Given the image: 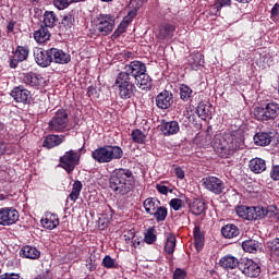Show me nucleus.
I'll list each match as a JSON object with an SVG mask.
<instances>
[{"instance_id": "nucleus-1", "label": "nucleus", "mask_w": 279, "mask_h": 279, "mask_svg": "<svg viewBox=\"0 0 279 279\" xmlns=\"http://www.w3.org/2000/svg\"><path fill=\"white\" fill-rule=\"evenodd\" d=\"M135 186L136 179L134 178V173L128 168L114 169L109 177L110 191L120 197L130 195Z\"/></svg>"}, {"instance_id": "nucleus-2", "label": "nucleus", "mask_w": 279, "mask_h": 279, "mask_svg": "<svg viewBox=\"0 0 279 279\" xmlns=\"http://www.w3.org/2000/svg\"><path fill=\"white\" fill-rule=\"evenodd\" d=\"M214 147L220 158H230V156H234L235 151L243 149V138L232 133H225L215 137Z\"/></svg>"}, {"instance_id": "nucleus-3", "label": "nucleus", "mask_w": 279, "mask_h": 279, "mask_svg": "<svg viewBox=\"0 0 279 279\" xmlns=\"http://www.w3.org/2000/svg\"><path fill=\"white\" fill-rule=\"evenodd\" d=\"M92 158L98 165H108L113 160L123 158V148L117 145H105L92 151Z\"/></svg>"}, {"instance_id": "nucleus-4", "label": "nucleus", "mask_w": 279, "mask_h": 279, "mask_svg": "<svg viewBox=\"0 0 279 279\" xmlns=\"http://www.w3.org/2000/svg\"><path fill=\"white\" fill-rule=\"evenodd\" d=\"M253 114L257 121L262 123H271V121H278L279 119V104L270 100L263 102L260 106L255 107Z\"/></svg>"}, {"instance_id": "nucleus-5", "label": "nucleus", "mask_w": 279, "mask_h": 279, "mask_svg": "<svg viewBox=\"0 0 279 279\" xmlns=\"http://www.w3.org/2000/svg\"><path fill=\"white\" fill-rule=\"evenodd\" d=\"M117 19L114 14L99 13L92 21L93 27H95V36H110L112 29L117 25Z\"/></svg>"}, {"instance_id": "nucleus-6", "label": "nucleus", "mask_w": 279, "mask_h": 279, "mask_svg": "<svg viewBox=\"0 0 279 279\" xmlns=\"http://www.w3.org/2000/svg\"><path fill=\"white\" fill-rule=\"evenodd\" d=\"M114 86L118 88V95L120 99H132L136 95V84L135 82L123 74L119 73Z\"/></svg>"}, {"instance_id": "nucleus-7", "label": "nucleus", "mask_w": 279, "mask_h": 279, "mask_svg": "<svg viewBox=\"0 0 279 279\" xmlns=\"http://www.w3.org/2000/svg\"><path fill=\"white\" fill-rule=\"evenodd\" d=\"M66 128H69V111L64 108L58 109L48 122V130L49 132L62 134Z\"/></svg>"}, {"instance_id": "nucleus-8", "label": "nucleus", "mask_w": 279, "mask_h": 279, "mask_svg": "<svg viewBox=\"0 0 279 279\" xmlns=\"http://www.w3.org/2000/svg\"><path fill=\"white\" fill-rule=\"evenodd\" d=\"M81 158H82V153H77L73 149H70L59 158V162H60L59 167H61V169H64L66 173L71 174L73 173V171H75V168L77 167V165H80Z\"/></svg>"}, {"instance_id": "nucleus-9", "label": "nucleus", "mask_w": 279, "mask_h": 279, "mask_svg": "<svg viewBox=\"0 0 279 279\" xmlns=\"http://www.w3.org/2000/svg\"><path fill=\"white\" fill-rule=\"evenodd\" d=\"M29 47L27 45L16 46L12 51V56L9 57L10 69H19L21 62H27L29 60Z\"/></svg>"}, {"instance_id": "nucleus-10", "label": "nucleus", "mask_w": 279, "mask_h": 279, "mask_svg": "<svg viewBox=\"0 0 279 279\" xmlns=\"http://www.w3.org/2000/svg\"><path fill=\"white\" fill-rule=\"evenodd\" d=\"M21 83L25 84V86H28L29 88H35V90H40V88H45V77H43V74L36 73V72H26L22 73Z\"/></svg>"}, {"instance_id": "nucleus-11", "label": "nucleus", "mask_w": 279, "mask_h": 279, "mask_svg": "<svg viewBox=\"0 0 279 279\" xmlns=\"http://www.w3.org/2000/svg\"><path fill=\"white\" fill-rule=\"evenodd\" d=\"M144 73H147V65L143 61H131L124 66V71L120 72L124 77H130L133 81L138 80Z\"/></svg>"}, {"instance_id": "nucleus-12", "label": "nucleus", "mask_w": 279, "mask_h": 279, "mask_svg": "<svg viewBox=\"0 0 279 279\" xmlns=\"http://www.w3.org/2000/svg\"><path fill=\"white\" fill-rule=\"evenodd\" d=\"M259 208L260 206L238 205L234 210L240 219L259 221Z\"/></svg>"}, {"instance_id": "nucleus-13", "label": "nucleus", "mask_w": 279, "mask_h": 279, "mask_svg": "<svg viewBox=\"0 0 279 279\" xmlns=\"http://www.w3.org/2000/svg\"><path fill=\"white\" fill-rule=\"evenodd\" d=\"M21 214L14 207L0 208V226L10 227L19 221Z\"/></svg>"}, {"instance_id": "nucleus-14", "label": "nucleus", "mask_w": 279, "mask_h": 279, "mask_svg": "<svg viewBox=\"0 0 279 279\" xmlns=\"http://www.w3.org/2000/svg\"><path fill=\"white\" fill-rule=\"evenodd\" d=\"M203 186L214 195H221L226 191V183L217 177H205L202 179Z\"/></svg>"}, {"instance_id": "nucleus-15", "label": "nucleus", "mask_w": 279, "mask_h": 279, "mask_svg": "<svg viewBox=\"0 0 279 279\" xmlns=\"http://www.w3.org/2000/svg\"><path fill=\"white\" fill-rule=\"evenodd\" d=\"M240 271L247 278H258L260 276V266L254 259L240 260Z\"/></svg>"}, {"instance_id": "nucleus-16", "label": "nucleus", "mask_w": 279, "mask_h": 279, "mask_svg": "<svg viewBox=\"0 0 279 279\" xmlns=\"http://www.w3.org/2000/svg\"><path fill=\"white\" fill-rule=\"evenodd\" d=\"M10 95L16 104H23L24 106H29V104H32V92L24 88L23 85L14 87Z\"/></svg>"}, {"instance_id": "nucleus-17", "label": "nucleus", "mask_w": 279, "mask_h": 279, "mask_svg": "<svg viewBox=\"0 0 279 279\" xmlns=\"http://www.w3.org/2000/svg\"><path fill=\"white\" fill-rule=\"evenodd\" d=\"M34 58L36 64H38V66H41V69H47V66H51V48L47 50L43 48H36L34 50Z\"/></svg>"}, {"instance_id": "nucleus-18", "label": "nucleus", "mask_w": 279, "mask_h": 279, "mask_svg": "<svg viewBox=\"0 0 279 279\" xmlns=\"http://www.w3.org/2000/svg\"><path fill=\"white\" fill-rule=\"evenodd\" d=\"M155 104L159 110H169L173 106V93L170 90H162L155 97Z\"/></svg>"}, {"instance_id": "nucleus-19", "label": "nucleus", "mask_w": 279, "mask_h": 279, "mask_svg": "<svg viewBox=\"0 0 279 279\" xmlns=\"http://www.w3.org/2000/svg\"><path fill=\"white\" fill-rule=\"evenodd\" d=\"M51 62L54 64H69L71 54L60 48H50Z\"/></svg>"}, {"instance_id": "nucleus-20", "label": "nucleus", "mask_w": 279, "mask_h": 279, "mask_svg": "<svg viewBox=\"0 0 279 279\" xmlns=\"http://www.w3.org/2000/svg\"><path fill=\"white\" fill-rule=\"evenodd\" d=\"M259 221L268 217V221H278L279 209L276 205H269L267 207L259 206Z\"/></svg>"}, {"instance_id": "nucleus-21", "label": "nucleus", "mask_w": 279, "mask_h": 279, "mask_svg": "<svg viewBox=\"0 0 279 279\" xmlns=\"http://www.w3.org/2000/svg\"><path fill=\"white\" fill-rule=\"evenodd\" d=\"M159 130L163 136H173L180 132V123L178 121H161Z\"/></svg>"}, {"instance_id": "nucleus-22", "label": "nucleus", "mask_w": 279, "mask_h": 279, "mask_svg": "<svg viewBox=\"0 0 279 279\" xmlns=\"http://www.w3.org/2000/svg\"><path fill=\"white\" fill-rule=\"evenodd\" d=\"M64 141H66L64 135L49 134L44 138L43 147L45 149H53V147H60Z\"/></svg>"}, {"instance_id": "nucleus-23", "label": "nucleus", "mask_w": 279, "mask_h": 279, "mask_svg": "<svg viewBox=\"0 0 279 279\" xmlns=\"http://www.w3.org/2000/svg\"><path fill=\"white\" fill-rule=\"evenodd\" d=\"M185 203L190 208V213H192V215H195L196 217H199V215H202V213L206 210V203H204V201L199 198H194L193 201L186 198Z\"/></svg>"}, {"instance_id": "nucleus-24", "label": "nucleus", "mask_w": 279, "mask_h": 279, "mask_svg": "<svg viewBox=\"0 0 279 279\" xmlns=\"http://www.w3.org/2000/svg\"><path fill=\"white\" fill-rule=\"evenodd\" d=\"M241 262L239 258L232 256V255H226L219 259V266L222 269H226L227 271H230V269H240Z\"/></svg>"}, {"instance_id": "nucleus-25", "label": "nucleus", "mask_w": 279, "mask_h": 279, "mask_svg": "<svg viewBox=\"0 0 279 279\" xmlns=\"http://www.w3.org/2000/svg\"><path fill=\"white\" fill-rule=\"evenodd\" d=\"M33 36L38 45H45V43H49V40H51V33L49 32V28L43 25L34 31Z\"/></svg>"}, {"instance_id": "nucleus-26", "label": "nucleus", "mask_w": 279, "mask_h": 279, "mask_svg": "<svg viewBox=\"0 0 279 279\" xmlns=\"http://www.w3.org/2000/svg\"><path fill=\"white\" fill-rule=\"evenodd\" d=\"M20 256L29 260H38L40 258V251L36 246L25 245L20 250Z\"/></svg>"}, {"instance_id": "nucleus-27", "label": "nucleus", "mask_w": 279, "mask_h": 279, "mask_svg": "<svg viewBox=\"0 0 279 279\" xmlns=\"http://www.w3.org/2000/svg\"><path fill=\"white\" fill-rule=\"evenodd\" d=\"M41 226L46 228V230H56L58 226H60V218L58 215L48 213L45 215V218L41 219Z\"/></svg>"}, {"instance_id": "nucleus-28", "label": "nucleus", "mask_w": 279, "mask_h": 279, "mask_svg": "<svg viewBox=\"0 0 279 279\" xmlns=\"http://www.w3.org/2000/svg\"><path fill=\"white\" fill-rule=\"evenodd\" d=\"M174 33H175V25L170 23H162L159 26L158 38H160V40H167V38H173Z\"/></svg>"}, {"instance_id": "nucleus-29", "label": "nucleus", "mask_w": 279, "mask_h": 279, "mask_svg": "<svg viewBox=\"0 0 279 279\" xmlns=\"http://www.w3.org/2000/svg\"><path fill=\"white\" fill-rule=\"evenodd\" d=\"M133 82H135L137 88H140L141 90H151L153 81H151V76H149L147 72H144L143 74H141Z\"/></svg>"}, {"instance_id": "nucleus-30", "label": "nucleus", "mask_w": 279, "mask_h": 279, "mask_svg": "<svg viewBox=\"0 0 279 279\" xmlns=\"http://www.w3.org/2000/svg\"><path fill=\"white\" fill-rule=\"evenodd\" d=\"M242 248L248 254H256V252H260L263 250V243L254 239H248L242 242Z\"/></svg>"}, {"instance_id": "nucleus-31", "label": "nucleus", "mask_w": 279, "mask_h": 279, "mask_svg": "<svg viewBox=\"0 0 279 279\" xmlns=\"http://www.w3.org/2000/svg\"><path fill=\"white\" fill-rule=\"evenodd\" d=\"M274 133H267V132H259L254 135L253 141L255 145H258L259 147H267V145H271V140Z\"/></svg>"}, {"instance_id": "nucleus-32", "label": "nucleus", "mask_w": 279, "mask_h": 279, "mask_svg": "<svg viewBox=\"0 0 279 279\" xmlns=\"http://www.w3.org/2000/svg\"><path fill=\"white\" fill-rule=\"evenodd\" d=\"M248 169H251L253 173H263L267 170V163L263 158L256 157L250 160Z\"/></svg>"}, {"instance_id": "nucleus-33", "label": "nucleus", "mask_w": 279, "mask_h": 279, "mask_svg": "<svg viewBox=\"0 0 279 279\" xmlns=\"http://www.w3.org/2000/svg\"><path fill=\"white\" fill-rule=\"evenodd\" d=\"M221 234L225 239H236L241 234V230L236 225L228 223L221 228Z\"/></svg>"}, {"instance_id": "nucleus-34", "label": "nucleus", "mask_w": 279, "mask_h": 279, "mask_svg": "<svg viewBox=\"0 0 279 279\" xmlns=\"http://www.w3.org/2000/svg\"><path fill=\"white\" fill-rule=\"evenodd\" d=\"M193 234H194V245L197 252H201V250L204 248V241H205L204 231H202V228L199 226H195L193 230Z\"/></svg>"}, {"instance_id": "nucleus-35", "label": "nucleus", "mask_w": 279, "mask_h": 279, "mask_svg": "<svg viewBox=\"0 0 279 279\" xmlns=\"http://www.w3.org/2000/svg\"><path fill=\"white\" fill-rule=\"evenodd\" d=\"M74 26H75V15H73L72 13H68L63 15L60 23L61 32H69L73 29Z\"/></svg>"}, {"instance_id": "nucleus-36", "label": "nucleus", "mask_w": 279, "mask_h": 279, "mask_svg": "<svg viewBox=\"0 0 279 279\" xmlns=\"http://www.w3.org/2000/svg\"><path fill=\"white\" fill-rule=\"evenodd\" d=\"M143 206L145 213L151 216L154 211L160 206V202L158 201V198L148 197L144 201Z\"/></svg>"}, {"instance_id": "nucleus-37", "label": "nucleus", "mask_w": 279, "mask_h": 279, "mask_svg": "<svg viewBox=\"0 0 279 279\" xmlns=\"http://www.w3.org/2000/svg\"><path fill=\"white\" fill-rule=\"evenodd\" d=\"M196 112L203 121H206V119H213V112L210 111V106L199 102Z\"/></svg>"}, {"instance_id": "nucleus-38", "label": "nucleus", "mask_w": 279, "mask_h": 279, "mask_svg": "<svg viewBox=\"0 0 279 279\" xmlns=\"http://www.w3.org/2000/svg\"><path fill=\"white\" fill-rule=\"evenodd\" d=\"M56 23H58V15L53 11H46L44 13V27H56Z\"/></svg>"}, {"instance_id": "nucleus-39", "label": "nucleus", "mask_w": 279, "mask_h": 279, "mask_svg": "<svg viewBox=\"0 0 279 279\" xmlns=\"http://www.w3.org/2000/svg\"><path fill=\"white\" fill-rule=\"evenodd\" d=\"M82 189H83L82 181H80V180L74 181V183L72 185V192L68 196V199H70L71 202L78 201L80 195L82 193Z\"/></svg>"}, {"instance_id": "nucleus-40", "label": "nucleus", "mask_w": 279, "mask_h": 279, "mask_svg": "<svg viewBox=\"0 0 279 279\" xmlns=\"http://www.w3.org/2000/svg\"><path fill=\"white\" fill-rule=\"evenodd\" d=\"M168 215H169V210L167 209V207L159 205V207L156 208L153 215L150 216L154 217L157 223H160V221H165L167 219Z\"/></svg>"}, {"instance_id": "nucleus-41", "label": "nucleus", "mask_w": 279, "mask_h": 279, "mask_svg": "<svg viewBox=\"0 0 279 279\" xmlns=\"http://www.w3.org/2000/svg\"><path fill=\"white\" fill-rule=\"evenodd\" d=\"M178 243V240L175 239V234H168L167 235V240H166V244H165V252L166 254H173V252H175V245Z\"/></svg>"}, {"instance_id": "nucleus-42", "label": "nucleus", "mask_w": 279, "mask_h": 279, "mask_svg": "<svg viewBox=\"0 0 279 279\" xmlns=\"http://www.w3.org/2000/svg\"><path fill=\"white\" fill-rule=\"evenodd\" d=\"M131 138L133 143H137V145H145L147 143V135H145L141 129H134L131 132Z\"/></svg>"}, {"instance_id": "nucleus-43", "label": "nucleus", "mask_w": 279, "mask_h": 279, "mask_svg": "<svg viewBox=\"0 0 279 279\" xmlns=\"http://www.w3.org/2000/svg\"><path fill=\"white\" fill-rule=\"evenodd\" d=\"M180 99L182 101H189L193 97V89L186 84H181L180 88Z\"/></svg>"}, {"instance_id": "nucleus-44", "label": "nucleus", "mask_w": 279, "mask_h": 279, "mask_svg": "<svg viewBox=\"0 0 279 279\" xmlns=\"http://www.w3.org/2000/svg\"><path fill=\"white\" fill-rule=\"evenodd\" d=\"M267 248L269 250L271 256L279 258V238L268 241Z\"/></svg>"}, {"instance_id": "nucleus-45", "label": "nucleus", "mask_w": 279, "mask_h": 279, "mask_svg": "<svg viewBox=\"0 0 279 279\" xmlns=\"http://www.w3.org/2000/svg\"><path fill=\"white\" fill-rule=\"evenodd\" d=\"M130 24L122 20V22L118 25L117 29L111 35L112 40H117V38H121L122 34H125Z\"/></svg>"}, {"instance_id": "nucleus-46", "label": "nucleus", "mask_w": 279, "mask_h": 279, "mask_svg": "<svg viewBox=\"0 0 279 279\" xmlns=\"http://www.w3.org/2000/svg\"><path fill=\"white\" fill-rule=\"evenodd\" d=\"M102 267H105V269H119V263L110 255H106L102 258Z\"/></svg>"}, {"instance_id": "nucleus-47", "label": "nucleus", "mask_w": 279, "mask_h": 279, "mask_svg": "<svg viewBox=\"0 0 279 279\" xmlns=\"http://www.w3.org/2000/svg\"><path fill=\"white\" fill-rule=\"evenodd\" d=\"M157 236H156V229L154 227L148 228L147 232L144 235V241L148 245H154L156 243Z\"/></svg>"}, {"instance_id": "nucleus-48", "label": "nucleus", "mask_w": 279, "mask_h": 279, "mask_svg": "<svg viewBox=\"0 0 279 279\" xmlns=\"http://www.w3.org/2000/svg\"><path fill=\"white\" fill-rule=\"evenodd\" d=\"M82 0H53V5L58 10H66L71 3H78Z\"/></svg>"}, {"instance_id": "nucleus-49", "label": "nucleus", "mask_w": 279, "mask_h": 279, "mask_svg": "<svg viewBox=\"0 0 279 279\" xmlns=\"http://www.w3.org/2000/svg\"><path fill=\"white\" fill-rule=\"evenodd\" d=\"M232 0H215L214 8L217 12H221L222 8H230Z\"/></svg>"}, {"instance_id": "nucleus-50", "label": "nucleus", "mask_w": 279, "mask_h": 279, "mask_svg": "<svg viewBox=\"0 0 279 279\" xmlns=\"http://www.w3.org/2000/svg\"><path fill=\"white\" fill-rule=\"evenodd\" d=\"M137 10L138 9H133V10L129 11L128 15H125L122 21L130 25V23H132V21H134V19H136V14H138Z\"/></svg>"}, {"instance_id": "nucleus-51", "label": "nucleus", "mask_w": 279, "mask_h": 279, "mask_svg": "<svg viewBox=\"0 0 279 279\" xmlns=\"http://www.w3.org/2000/svg\"><path fill=\"white\" fill-rule=\"evenodd\" d=\"M182 204H183V202L180 198H172L169 202L170 208H172V210H175V211H178V210H180V208H182Z\"/></svg>"}, {"instance_id": "nucleus-52", "label": "nucleus", "mask_w": 279, "mask_h": 279, "mask_svg": "<svg viewBox=\"0 0 279 279\" xmlns=\"http://www.w3.org/2000/svg\"><path fill=\"white\" fill-rule=\"evenodd\" d=\"M172 279H186V270L182 268H175L172 275Z\"/></svg>"}, {"instance_id": "nucleus-53", "label": "nucleus", "mask_w": 279, "mask_h": 279, "mask_svg": "<svg viewBox=\"0 0 279 279\" xmlns=\"http://www.w3.org/2000/svg\"><path fill=\"white\" fill-rule=\"evenodd\" d=\"M190 61L192 69H197V66H202V54H195L191 57Z\"/></svg>"}, {"instance_id": "nucleus-54", "label": "nucleus", "mask_w": 279, "mask_h": 279, "mask_svg": "<svg viewBox=\"0 0 279 279\" xmlns=\"http://www.w3.org/2000/svg\"><path fill=\"white\" fill-rule=\"evenodd\" d=\"M270 178L275 182H279V165H274L270 170Z\"/></svg>"}, {"instance_id": "nucleus-55", "label": "nucleus", "mask_w": 279, "mask_h": 279, "mask_svg": "<svg viewBox=\"0 0 279 279\" xmlns=\"http://www.w3.org/2000/svg\"><path fill=\"white\" fill-rule=\"evenodd\" d=\"M156 190L160 195H168L169 194V186L162 185V184H157Z\"/></svg>"}, {"instance_id": "nucleus-56", "label": "nucleus", "mask_w": 279, "mask_h": 279, "mask_svg": "<svg viewBox=\"0 0 279 279\" xmlns=\"http://www.w3.org/2000/svg\"><path fill=\"white\" fill-rule=\"evenodd\" d=\"M174 175H175L179 180H184L185 173H184V170L182 169V167L178 166V167L174 169Z\"/></svg>"}, {"instance_id": "nucleus-57", "label": "nucleus", "mask_w": 279, "mask_h": 279, "mask_svg": "<svg viewBox=\"0 0 279 279\" xmlns=\"http://www.w3.org/2000/svg\"><path fill=\"white\" fill-rule=\"evenodd\" d=\"M130 5H132L134 10H141V8H143V0H131Z\"/></svg>"}, {"instance_id": "nucleus-58", "label": "nucleus", "mask_w": 279, "mask_h": 279, "mask_svg": "<svg viewBox=\"0 0 279 279\" xmlns=\"http://www.w3.org/2000/svg\"><path fill=\"white\" fill-rule=\"evenodd\" d=\"M271 19L279 16V3H275L270 11Z\"/></svg>"}, {"instance_id": "nucleus-59", "label": "nucleus", "mask_w": 279, "mask_h": 279, "mask_svg": "<svg viewBox=\"0 0 279 279\" xmlns=\"http://www.w3.org/2000/svg\"><path fill=\"white\" fill-rule=\"evenodd\" d=\"M16 26V22L15 21H10L7 24V34H14V27Z\"/></svg>"}, {"instance_id": "nucleus-60", "label": "nucleus", "mask_w": 279, "mask_h": 279, "mask_svg": "<svg viewBox=\"0 0 279 279\" xmlns=\"http://www.w3.org/2000/svg\"><path fill=\"white\" fill-rule=\"evenodd\" d=\"M0 279H21V276L16 275V274H3L0 276Z\"/></svg>"}, {"instance_id": "nucleus-61", "label": "nucleus", "mask_w": 279, "mask_h": 279, "mask_svg": "<svg viewBox=\"0 0 279 279\" xmlns=\"http://www.w3.org/2000/svg\"><path fill=\"white\" fill-rule=\"evenodd\" d=\"M7 145L3 141L0 140V156H3L5 154Z\"/></svg>"}, {"instance_id": "nucleus-62", "label": "nucleus", "mask_w": 279, "mask_h": 279, "mask_svg": "<svg viewBox=\"0 0 279 279\" xmlns=\"http://www.w3.org/2000/svg\"><path fill=\"white\" fill-rule=\"evenodd\" d=\"M95 93H97V88L93 87V86H89L87 88V95L88 97H93V95H95Z\"/></svg>"}, {"instance_id": "nucleus-63", "label": "nucleus", "mask_w": 279, "mask_h": 279, "mask_svg": "<svg viewBox=\"0 0 279 279\" xmlns=\"http://www.w3.org/2000/svg\"><path fill=\"white\" fill-rule=\"evenodd\" d=\"M133 243V247H138V245H141V241L134 240L132 241Z\"/></svg>"}, {"instance_id": "nucleus-64", "label": "nucleus", "mask_w": 279, "mask_h": 279, "mask_svg": "<svg viewBox=\"0 0 279 279\" xmlns=\"http://www.w3.org/2000/svg\"><path fill=\"white\" fill-rule=\"evenodd\" d=\"M238 3H251L252 0H235Z\"/></svg>"}]
</instances>
